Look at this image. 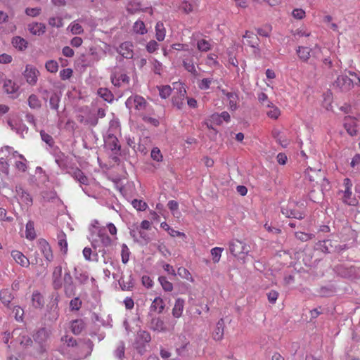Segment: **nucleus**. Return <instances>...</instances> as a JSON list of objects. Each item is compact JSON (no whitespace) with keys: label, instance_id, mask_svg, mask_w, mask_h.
<instances>
[{"label":"nucleus","instance_id":"nucleus-1","mask_svg":"<svg viewBox=\"0 0 360 360\" xmlns=\"http://www.w3.org/2000/svg\"><path fill=\"white\" fill-rule=\"evenodd\" d=\"M360 84V77L354 72L349 71L348 75H339L333 82L335 89L342 92H347Z\"/></svg>","mask_w":360,"mask_h":360},{"label":"nucleus","instance_id":"nucleus-2","mask_svg":"<svg viewBox=\"0 0 360 360\" xmlns=\"http://www.w3.org/2000/svg\"><path fill=\"white\" fill-rule=\"evenodd\" d=\"M60 340L66 344L68 347H79L81 350V356L83 357L89 356L92 351L93 345L90 340L83 342L82 344L79 345L77 340L73 337L65 335L61 337Z\"/></svg>","mask_w":360,"mask_h":360},{"label":"nucleus","instance_id":"nucleus-3","mask_svg":"<svg viewBox=\"0 0 360 360\" xmlns=\"http://www.w3.org/2000/svg\"><path fill=\"white\" fill-rule=\"evenodd\" d=\"M281 213L288 218L301 219L304 217L300 207L295 202H289L286 207H281Z\"/></svg>","mask_w":360,"mask_h":360},{"label":"nucleus","instance_id":"nucleus-4","mask_svg":"<svg viewBox=\"0 0 360 360\" xmlns=\"http://www.w3.org/2000/svg\"><path fill=\"white\" fill-rule=\"evenodd\" d=\"M344 191L342 200L344 203L349 206H356L358 200L356 198L352 196V191L351 188L353 186L352 182L349 178H345L343 182Z\"/></svg>","mask_w":360,"mask_h":360},{"label":"nucleus","instance_id":"nucleus-5","mask_svg":"<svg viewBox=\"0 0 360 360\" xmlns=\"http://www.w3.org/2000/svg\"><path fill=\"white\" fill-rule=\"evenodd\" d=\"M229 251L234 257H238L241 254H248L249 248L244 242L233 239L229 242Z\"/></svg>","mask_w":360,"mask_h":360},{"label":"nucleus","instance_id":"nucleus-6","mask_svg":"<svg viewBox=\"0 0 360 360\" xmlns=\"http://www.w3.org/2000/svg\"><path fill=\"white\" fill-rule=\"evenodd\" d=\"M173 89H178L179 91V97L174 98L172 99V103L174 106L177 108V109H182L184 104V98L186 94V89L184 84L181 82H174L173 83Z\"/></svg>","mask_w":360,"mask_h":360},{"label":"nucleus","instance_id":"nucleus-7","mask_svg":"<svg viewBox=\"0 0 360 360\" xmlns=\"http://www.w3.org/2000/svg\"><path fill=\"white\" fill-rule=\"evenodd\" d=\"M37 247L48 262H51L54 257L53 256V250L48 241L46 239H38Z\"/></svg>","mask_w":360,"mask_h":360},{"label":"nucleus","instance_id":"nucleus-8","mask_svg":"<svg viewBox=\"0 0 360 360\" xmlns=\"http://www.w3.org/2000/svg\"><path fill=\"white\" fill-rule=\"evenodd\" d=\"M24 77L26 82L32 86H34L38 79L39 72L38 70L32 65H27L24 71Z\"/></svg>","mask_w":360,"mask_h":360},{"label":"nucleus","instance_id":"nucleus-9","mask_svg":"<svg viewBox=\"0 0 360 360\" xmlns=\"http://www.w3.org/2000/svg\"><path fill=\"white\" fill-rule=\"evenodd\" d=\"M306 175L311 182L315 184H319L321 181L326 180L324 172L321 169L309 167L306 170Z\"/></svg>","mask_w":360,"mask_h":360},{"label":"nucleus","instance_id":"nucleus-10","mask_svg":"<svg viewBox=\"0 0 360 360\" xmlns=\"http://www.w3.org/2000/svg\"><path fill=\"white\" fill-rule=\"evenodd\" d=\"M117 51L125 58H131L134 55V52L133 51V43L130 41L121 43Z\"/></svg>","mask_w":360,"mask_h":360},{"label":"nucleus","instance_id":"nucleus-11","mask_svg":"<svg viewBox=\"0 0 360 360\" xmlns=\"http://www.w3.org/2000/svg\"><path fill=\"white\" fill-rule=\"evenodd\" d=\"M134 101V108L139 111L147 110L149 106V104L146 98L139 95L130 97L127 100V101Z\"/></svg>","mask_w":360,"mask_h":360},{"label":"nucleus","instance_id":"nucleus-12","mask_svg":"<svg viewBox=\"0 0 360 360\" xmlns=\"http://www.w3.org/2000/svg\"><path fill=\"white\" fill-rule=\"evenodd\" d=\"M165 303L162 297L158 296L154 298L150 306V311L162 314L165 309Z\"/></svg>","mask_w":360,"mask_h":360},{"label":"nucleus","instance_id":"nucleus-13","mask_svg":"<svg viewBox=\"0 0 360 360\" xmlns=\"http://www.w3.org/2000/svg\"><path fill=\"white\" fill-rule=\"evenodd\" d=\"M70 175L78 181L81 185L87 186L89 185V178L84 175L82 171L79 168L72 169L69 172Z\"/></svg>","mask_w":360,"mask_h":360},{"label":"nucleus","instance_id":"nucleus-14","mask_svg":"<svg viewBox=\"0 0 360 360\" xmlns=\"http://www.w3.org/2000/svg\"><path fill=\"white\" fill-rule=\"evenodd\" d=\"M243 37L245 40V41H243L244 44L250 46L252 48H257L259 46V38L253 32L246 31Z\"/></svg>","mask_w":360,"mask_h":360},{"label":"nucleus","instance_id":"nucleus-15","mask_svg":"<svg viewBox=\"0 0 360 360\" xmlns=\"http://www.w3.org/2000/svg\"><path fill=\"white\" fill-rule=\"evenodd\" d=\"M11 256L13 260L22 267L27 268L30 264V262H29L28 259L20 250H12Z\"/></svg>","mask_w":360,"mask_h":360},{"label":"nucleus","instance_id":"nucleus-16","mask_svg":"<svg viewBox=\"0 0 360 360\" xmlns=\"http://www.w3.org/2000/svg\"><path fill=\"white\" fill-rule=\"evenodd\" d=\"M85 327L86 324L82 319L72 320L70 325V330L75 335H80Z\"/></svg>","mask_w":360,"mask_h":360},{"label":"nucleus","instance_id":"nucleus-17","mask_svg":"<svg viewBox=\"0 0 360 360\" xmlns=\"http://www.w3.org/2000/svg\"><path fill=\"white\" fill-rule=\"evenodd\" d=\"M344 127L346 131L350 136L356 135V121L354 117H346L344 121Z\"/></svg>","mask_w":360,"mask_h":360},{"label":"nucleus","instance_id":"nucleus-18","mask_svg":"<svg viewBox=\"0 0 360 360\" xmlns=\"http://www.w3.org/2000/svg\"><path fill=\"white\" fill-rule=\"evenodd\" d=\"M112 83L115 86H122L124 84H128L129 77L125 73H115L111 77Z\"/></svg>","mask_w":360,"mask_h":360},{"label":"nucleus","instance_id":"nucleus-19","mask_svg":"<svg viewBox=\"0 0 360 360\" xmlns=\"http://www.w3.org/2000/svg\"><path fill=\"white\" fill-rule=\"evenodd\" d=\"M27 30L34 36H41L46 32V25L43 23L32 22L27 25Z\"/></svg>","mask_w":360,"mask_h":360},{"label":"nucleus","instance_id":"nucleus-20","mask_svg":"<svg viewBox=\"0 0 360 360\" xmlns=\"http://www.w3.org/2000/svg\"><path fill=\"white\" fill-rule=\"evenodd\" d=\"M221 93L227 97V99L229 102L230 109L231 110H236L239 101L238 94L233 92H228L224 89H221Z\"/></svg>","mask_w":360,"mask_h":360},{"label":"nucleus","instance_id":"nucleus-21","mask_svg":"<svg viewBox=\"0 0 360 360\" xmlns=\"http://www.w3.org/2000/svg\"><path fill=\"white\" fill-rule=\"evenodd\" d=\"M184 300L181 298H177L175 300L173 309H172V316L174 318L179 319L180 318L184 311Z\"/></svg>","mask_w":360,"mask_h":360},{"label":"nucleus","instance_id":"nucleus-22","mask_svg":"<svg viewBox=\"0 0 360 360\" xmlns=\"http://www.w3.org/2000/svg\"><path fill=\"white\" fill-rule=\"evenodd\" d=\"M224 323L223 319H220L217 325L216 328L212 333V337L213 339H214L217 341H220L224 336Z\"/></svg>","mask_w":360,"mask_h":360},{"label":"nucleus","instance_id":"nucleus-23","mask_svg":"<svg viewBox=\"0 0 360 360\" xmlns=\"http://www.w3.org/2000/svg\"><path fill=\"white\" fill-rule=\"evenodd\" d=\"M13 300V295L10 290L3 289L0 291V300L5 307H10Z\"/></svg>","mask_w":360,"mask_h":360},{"label":"nucleus","instance_id":"nucleus-24","mask_svg":"<svg viewBox=\"0 0 360 360\" xmlns=\"http://www.w3.org/2000/svg\"><path fill=\"white\" fill-rule=\"evenodd\" d=\"M150 328L154 331L162 332L166 330L164 321L160 317H154L151 319Z\"/></svg>","mask_w":360,"mask_h":360},{"label":"nucleus","instance_id":"nucleus-25","mask_svg":"<svg viewBox=\"0 0 360 360\" xmlns=\"http://www.w3.org/2000/svg\"><path fill=\"white\" fill-rule=\"evenodd\" d=\"M297 53L302 61L307 62L311 56V49L308 46H299Z\"/></svg>","mask_w":360,"mask_h":360},{"label":"nucleus","instance_id":"nucleus-26","mask_svg":"<svg viewBox=\"0 0 360 360\" xmlns=\"http://www.w3.org/2000/svg\"><path fill=\"white\" fill-rule=\"evenodd\" d=\"M27 44V41L20 36H15L12 39V45L21 51L26 49Z\"/></svg>","mask_w":360,"mask_h":360},{"label":"nucleus","instance_id":"nucleus-27","mask_svg":"<svg viewBox=\"0 0 360 360\" xmlns=\"http://www.w3.org/2000/svg\"><path fill=\"white\" fill-rule=\"evenodd\" d=\"M58 244L60 248V250L62 252H63L65 255L67 254L68 251V244L66 239V234L63 233V231H60L58 234Z\"/></svg>","mask_w":360,"mask_h":360},{"label":"nucleus","instance_id":"nucleus-28","mask_svg":"<svg viewBox=\"0 0 360 360\" xmlns=\"http://www.w3.org/2000/svg\"><path fill=\"white\" fill-rule=\"evenodd\" d=\"M61 274L62 267L60 266L55 267L53 272H52V279H53V285L55 289H58L61 287Z\"/></svg>","mask_w":360,"mask_h":360},{"label":"nucleus","instance_id":"nucleus-29","mask_svg":"<svg viewBox=\"0 0 360 360\" xmlns=\"http://www.w3.org/2000/svg\"><path fill=\"white\" fill-rule=\"evenodd\" d=\"M27 105L31 109L39 110L42 106L41 101L35 94H32L27 98Z\"/></svg>","mask_w":360,"mask_h":360},{"label":"nucleus","instance_id":"nucleus-30","mask_svg":"<svg viewBox=\"0 0 360 360\" xmlns=\"http://www.w3.org/2000/svg\"><path fill=\"white\" fill-rule=\"evenodd\" d=\"M97 236H98L103 245L105 247L111 245L112 240L106 234L105 228H101L99 229L98 233H97Z\"/></svg>","mask_w":360,"mask_h":360},{"label":"nucleus","instance_id":"nucleus-31","mask_svg":"<svg viewBox=\"0 0 360 360\" xmlns=\"http://www.w3.org/2000/svg\"><path fill=\"white\" fill-rule=\"evenodd\" d=\"M25 238L27 240H34L36 233L34 230V224L32 221H28L25 226Z\"/></svg>","mask_w":360,"mask_h":360},{"label":"nucleus","instance_id":"nucleus-32","mask_svg":"<svg viewBox=\"0 0 360 360\" xmlns=\"http://www.w3.org/2000/svg\"><path fill=\"white\" fill-rule=\"evenodd\" d=\"M32 304L35 308H42L44 305V300L42 295L38 292H33Z\"/></svg>","mask_w":360,"mask_h":360},{"label":"nucleus","instance_id":"nucleus-33","mask_svg":"<svg viewBox=\"0 0 360 360\" xmlns=\"http://www.w3.org/2000/svg\"><path fill=\"white\" fill-rule=\"evenodd\" d=\"M215 80L212 77H205L199 79L197 82L198 89L201 90H207L210 89L211 84L214 83Z\"/></svg>","mask_w":360,"mask_h":360},{"label":"nucleus","instance_id":"nucleus-34","mask_svg":"<svg viewBox=\"0 0 360 360\" xmlns=\"http://www.w3.org/2000/svg\"><path fill=\"white\" fill-rule=\"evenodd\" d=\"M155 32H156V38L158 41H162L166 34L164 24L161 22H158L156 25H155Z\"/></svg>","mask_w":360,"mask_h":360},{"label":"nucleus","instance_id":"nucleus-35","mask_svg":"<svg viewBox=\"0 0 360 360\" xmlns=\"http://www.w3.org/2000/svg\"><path fill=\"white\" fill-rule=\"evenodd\" d=\"M183 65L188 72L194 76H197L198 72L192 58H185L183 61Z\"/></svg>","mask_w":360,"mask_h":360},{"label":"nucleus","instance_id":"nucleus-36","mask_svg":"<svg viewBox=\"0 0 360 360\" xmlns=\"http://www.w3.org/2000/svg\"><path fill=\"white\" fill-rule=\"evenodd\" d=\"M266 107L269 108V110H266V115H267L268 117H269L270 119H274V120H277L279 117V116L281 115V111L273 103H271V104H270V105L266 106Z\"/></svg>","mask_w":360,"mask_h":360},{"label":"nucleus","instance_id":"nucleus-37","mask_svg":"<svg viewBox=\"0 0 360 360\" xmlns=\"http://www.w3.org/2000/svg\"><path fill=\"white\" fill-rule=\"evenodd\" d=\"M132 30L137 34H146L148 30L146 27V24L143 21L138 20L132 26Z\"/></svg>","mask_w":360,"mask_h":360},{"label":"nucleus","instance_id":"nucleus-38","mask_svg":"<svg viewBox=\"0 0 360 360\" xmlns=\"http://www.w3.org/2000/svg\"><path fill=\"white\" fill-rule=\"evenodd\" d=\"M82 255L84 259L89 262H92V261H97V253L96 252H93L90 248H84L82 250Z\"/></svg>","mask_w":360,"mask_h":360},{"label":"nucleus","instance_id":"nucleus-39","mask_svg":"<svg viewBox=\"0 0 360 360\" xmlns=\"http://www.w3.org/2000/svg\"><path fill=\"white\" fill-rule=\"evenodd\" d=\"M63 281H65V292L68 293V292H70V293H72L74 287L72 285V278L70 272H66L65 274V276H63Z\"/></svg>","mask_w":360,"mask_h":360},{"label":"nucleus","instance_id":"nucleus-40","mask_svg":"<svg viewBox=\"0 0 360 360\" xmlns=\"http://www.w3.org/2000/svg\"><path fill=\"white\" fill-rule=\"evenodd\" d=\"M47 338L48 333L45 328L39 329L34 336L35 341L37 342L39 345L44 343Z\"/></svg>","mask_w":360,"mask_h":360},{"label":"nucleus","instance_id":"nucleus-41","mask_svg":"<svg viewBox=\"0 0 360 360\" xmlns=\"http://www.w3.org/2000/svg\"><path fill=\"white\" fill-rule=\"evenodd\" d=\"M125 354V345L124 342H119L115 349V356L119 360H123Z\"/></svg>","mask_w":360,"mask_h":360},{"label":"nucleus","instance_id":"nucleus-42","mask_svg":"<svg viewBox=\"0 0 360 360\" xmlns=\"http://www.w3.org/2000/svg\"><path fill=\"white\" fill-rule=\"evenodd\" d=\"M158 281L165 292H172L173 290V284L167 280L166 277L161 276Z\"/></svg>","mask_w":360,"mask_h":360},{"label":"nucleus","instance_id":"nucleus-43","mask_svg":"<svg viewBox=\"0 0 360 360\" xmlns=\"http://www.w3.org/2000/svg\"><path fill=\"white\" fill-rule=\"evenodd\" d=\"M210 41L205 39H200L197 42V49L200 51L207 52L211 49Z\"/></svg>","mask_w":360,"mask_h":360},{"label":"nucleus","instance_id":"nucleus-44","mask_svg":"<svg viewBox=\"0 0 360 360\" xmlns=\"http://www.w3.org/2000/svg\"><path fill=\"white\" fill-rule=\"evenodd\" d=\"M120 285H121V289H122V290H131L134 285L133 284V278L131 277V276H129L127 281H125L124 278H121V281H120Z\"/></svg>","mask_w":360,"mask_h":360},{"label":"nucleus","instance_id":"nucleus-45","mask_svg":"<svg viewBox=\"0 0 360 360\" xmlns=\"http://www.w3.org/2000/svg\"><path fill=\"white\" fill-rule=\"evenodd\" d=\"M97 94L106 101H112L113 96L108 89H98Z\"/></svg>","mask_w":360,"mask_h":360},{"label":"nucleus","instance_id":"nucleus-46","mask_svg":"<svg viewBox=\"0 0 360 360\" xmlns=\"http://www.w3.org/2000/svg\"><path fill=\"white\" fill-rule=\"evenodd\" d=\"M223 248H214L210 250L212 260L214 263H217L220 260L221 255L223 251Z\"/></svg>","mask_w":360,"mask_h":360},{"label":"nucleus","instance_id":"nucleus-47","mask_svg":"<svg viewBox=\"0 0 360 360\" xmlns=\"http://www.w3.org/2000/svg\"><path fill=\"white\" fill-rule=\"evenodd\" d=\"M212 120L220 123L221 120L220 119H222L225 122H229L230 121V115L227 111H223L219 115H212Z\"/></svg>","mask_w":360,"mask_h":360},{"label":"nucleus","instance_id":"nucleus-48","mask_svg":"<svg viewBox=\"0 0 360 360\" xmlns=\"http://www.w3.org/2000/svg\"><path fill=\"white\" fill-rule=\"evenodd\" d=\"M4 89L8 94H13L18 89V87L15 86V83L13 82L11 79L5 81L4 84Z\"/></svg>","mask_w":360,"mask_h":360},{"label":"nucleus","instance_id":"nucleus-49","mask_svg":"<svg viewBox=\"0 0 360 360\" xmlns=\"http://www.w3.org/2000/svg\"><path fill=\"white\" fill-rule=\"evenodd\" d=\"M158 89L160 96L163 99L169 98L172 94V88L169 85L160 86Z\"/></svg>","mask_w":360,"mask_h":360},{"label":"nucleus","instance_id":"nucleus-50","mask_svg":"<svg viewBox=\"0 0 360 360\" xmlns=\"http://www.w3.org/2000/svg\"><path fill=\"white\" fill-rule=\"evenodd\" d=\"M132 207L138 211H143L147 209L148 204L141 200L134 199L132 200Z\"/></svg>","mask_w":360,"mask_h":360},{"label":"nucleus","instance_id":"nucleus-51","mask_svg":"<svg viewBox=\"0 0 360 360\" xmlns=\"http://www.w3.org/2000/svg\"><path fill=\"white\" fill-rule=\"evenodd\" d=\"M45 68L49 72L56 73L58 70V64L57 61L54 60H50L46 63Z\"/></svg>","mask_w":360,"mask_h":360},{"label":"nucleus","instance_id":"nucleus-52","mask_svg":"<svg viewBox=\"0 0 360 360\" xmlns=\"http://www.w3.org/2000/svg\"><path fill=\"white\" fill-rule=\"evenodd\" d=\"M20 200L26 207H30L32 205V198L25 191H22Z\"/></svg>","mask_w":360,"mask_h":360},{"label":"nucleus","instance_id":"nucleus-53","mask_svg":"<svg viewBox=\"0 0 360 360\" xmlns=\"http://www.w3.org/2000/svg\"><path fill=\"white\" fill-rule=\"evenodd\" d=\"M130 251L126 244L121 246V261L124 264H127L129 259Z\"/></svg>","mask_w":360,"mask_h":360},{"label":"nucleus","instance_id":"nucleus-54","mask_svg":"<svg viewBox=\"0 0 360 360\" xmlns=\"http://www.w3.org/2000/svg\"><path fill=\"white\" fill-rule=\"evenodd\" d=\"M332 101L333 98L331 93L325 94L323 101V107L328 110H333Z\"/></svg>","mask_w":360,"mask_h":360},{"label":"nucleus","instance_id":"nucleus-55","mask_svg":"<svg viewBox=\"0 0 360 360\" xmlns=\"http://www.w3.org/2000/svg\"><path fill=\"white\" fill-rule=\"evenodd\" d=\"M60 98L56 93L52 94L49 98V105L51 108L58 110L59 106Z\"/></svg>","mask_w":360,"mask_h":360},{"label":"nucleus","instance_id":"nucleus-56","mask_svg":"<svg viewBox=\"0 0 360 360\" xmlns=\"http://www.w3.org/2000/svg\"><path fill=\"white\" fill-rule=\"evenodd\" d=\"M68 27L70 28L71 33L73 34H81L84 32L82 25L75 22L70 24Z\"/></svg>","mask_w":360,"mask_h":360},{"label":"nucleus","instance_id":"nucleus-57","mask_svg":"<svg viewBox=\"0 0 360 360\" xmlns=\"http://www.w3.org/2000/svg\"><path fill=\"white\" fill-rule=\"evenodd\" d=\"M16 155L20 158L22 160L16 161L15 163V168L21 172H25L27 169L26 163L25 162L26 160L24 156L22 154L16 153Z\"/></svg>","mask_w":360,"mask_h":360},{"label":"nucleus","instance_id":"nucleus-58","mask_svg":"<svg viewBox=\"0 0 360 360\" xmlns=\"http://www.w3.org/2000/svg\"><path fill=\"white\" fill-rule=\"evenodd\" d=\"M20 122L21 120L18 116L10 117L8 120V124L12 130H17L19 128Z\"/></svg>","mask_w":360,"mask_h":360},{"label":"nucleus","instance_id":"nucleus-59","mask_svg":"<svg viewBox=\"0 0 360 360\" xmlns=\"http://www.w3.org/2000/svg\"><path fill=\"white\" fill-rule=\"evenodd\" d=\"M180 9L183 13L188 14L191 13L194 11V6L191 3H188L186 1H184L180 6Z\"/></svg>","mask_w":360,"mask_h":360},{"label":"nucleus","instance_id":"nucleus-60","mask_svg":"<svg viewBox=\"0 0 360 360\" xmlns=\"http://www.w3.org/2000/svg\"><path fill=\"white\" fill-rule=\"evenodd\" d=\"M176 274L180 276L182 278H184L187 281H192V275L191 274V272L188 271L186 268L184 267H180L179 269H177Z\"/></svg>","mask_w":360,"mask_h":360},{"label":"nucleus","instance_id":"nucleus-61","mask_svg":"<svg viewBox=\"0 0 360 360\" xmlns=\"http://www.w3.org/2000/svg\"><path fill=\"white\" fill-rule=\"evenodd\" d=\"M82 302L79 297H75L70 300V309L71 311H79L82 307Z\"/></svg>","mask_w":360,"mask_h":360},{"label":"nucleus","instance_id":"nucleus-62","mask_svg":"<svg viewBox=\"0 0 360 360\" xmlns=\"http://www.w3.org/2000/svg\"><path fill=\"white\" fill-rule=\"evenodd\" d=\"M150 157L153 160L157 162H161L162 160V155L160 150L157 147H155L152 149Z\"/></svg>","mask_w":360,"mask_h":360},{"label":"nucleus","instance_id":"nucleus-63","mask_svg":"<svg viewBox=\"0 0 360 360\" xmlns=\"http://www.w3.org/2000/svg\"><path fill=\"white\" fill-rule=\"evenodd\" d=\"M49 25L52 27H60L63 26V20L60 17H51L49 19Z\"/></svg>","mask_w":360,"mask_h":360},{"label":"nucleus","instance_id":"nucleus-64","mask_svg":"<svg viewBox=\"0 0 360 360\" xmlns=\"http://www.w3.org/2000/svg\"><path fill=\"white\" fill-rule=\"evenodd\" d=\"M314 236L311 233H307L302 231H297L295 233V237L297 239L300 240L301 241H307L312 238Z\"/></svg>","mask_w":360,"mask_h":360}]
</instances>
